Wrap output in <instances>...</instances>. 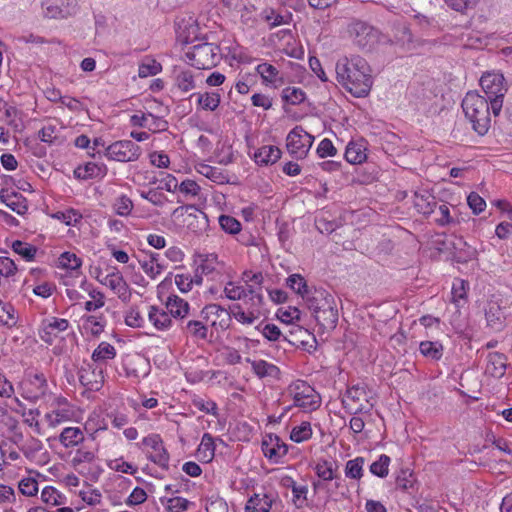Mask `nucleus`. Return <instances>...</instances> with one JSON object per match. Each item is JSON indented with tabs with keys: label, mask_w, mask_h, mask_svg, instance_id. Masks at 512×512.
I'll list each match as a JSON object with an SVG mask.
<instances>
[{
	"label": "nucleus",
	"mask_w": 512,
	"mask_h": 512,
	"mask_svg": "<svg viewBox=\"0 0 512 512\" xmlns=\"http://www.w3.org/2000/svg\"><path fill=\"white\" fill-rule=\"evenodd\" d=\"M312 436V428L309 422H302L299 426H295L290 434V439L296 443H301L310 439Z\"/></svg>",
	"instance_id": "43"
},
{
	"label": "nucleus",
	"mask_w": 512,
	"mask_h": 512,
	"mask_svg": "<svg viewBox=\"0 0 512 512\" xmlns=\"http://www.w3.org/2000/svg\"><path fill=\"white\" fill-rule=\"evenodd\" d=\"M313 136L296 126L287 135V150L295 158H304L313 144Z\"/></svg>",
	"instance_id": "7"
},
{
	"label": "nucleus",
	"mask_w": 512,
	"mask_h": 512,
	"mask_svg": "<svg viewBox=\"0 0 512 512\" xmlns=\"http://www.w3.org/2000/svg\"><path fill=\"white\" fill-rule=\"evenodd\" d=\"M307 307L313 311L314 315L324 308H329L335 303V299L331 293L324 288L313 287L305 299Z\"/></svg>",
	"instance_id": "13"
},
{
	"label": "nucleus",
	"mask_w": 512,
	"mask_h": 512,
	"mask_svg": "<svg viewBox=\"0 0 512 512\" xmlns=\"http://www.w3.org/2000/svg\"><path fill=\"white\" fill-rule=\"evenodd\" d=\"M288 393L293 398L294 406L305 411H314L320 407L319 394L307 382L297 380L289 385Z\"/></svg>",
	"instance_id": "5"
},
{
	"label": "nucleus",
	"mask_w": 512,
	"mask_h": 512,
	"mask_svg": "<svg viewBox=\"0 0 512 512\" xmlns=\"http://www.w3.org/2000/svg\"><path fill=\"white\" fill-rule=\"evenodd\" d=\"M148 319L157 330H166L172 325L170 315L157 306H149Z\"/></svg>",
	"instance_id": "23"
},
{
	"label": "nucleus",
	"mask_w": 512,
	"mask_h": 512,
	"mask_svg": "<svg viewBox=\"0 0 512 512\" xmlns=\"http://www.w3.org/2000/svg\"><path fill=\"white\" fill-rule=\"evenodd\" d=\"M126 325L133 328H141L145 324V320L142 317L140 311L136 307H131L125 316Z\"/></svg>",
	"instance_id": "57"
},
{
	"label": "nucleus",
	"mask_w": 512,
	"mask_h": 512,
	"mask_svg": "<svg viewBox=\"0 0 512 512\" xmlns=\"http://www.w3.org/2000/svg\"><path fill=\"white\" fill-rule=\"evenodd\" d=\"M315 471L318 477L324 481H331L335 478L332 466L327 461L317 463Z\"/></svg>",
	"instance_id": "63"
},
{
	"label": "nucleus",
	"mask_w": 512,
	"mask_h": 512,
	"mask_svg": "<svg viewBox=\"0 0 512 512\" xmlns=\"http://www.w3.org/2000/svg\"><path fill=\"white\" fill-rule=\"evenodd\" d=\"M415 206L419 212L428 215L434 212V209L437 206V202L431 195H428L426 198L424 196H416Z\"/></svg>",
	"instance_id": "46"
},
{
	"label": "nucleus",
	"mask_w": 512,
	"mask_h": 512,
	"mask_svg": "<svg viewBox=\"0 0 512 512\" xmlns=\"http://www.w3.org/2000/svg\"><path fill=\"white\" fill-rule=\"evenodd\" d=\"M314 316L318 324L324 329H334L338 323V309L336 302L333 305H330L329 308L322 309Z\"/></svg>",
	"instance_id": "22"
},
{
	"label": "nucleus",
	"mask_w": 512,
	"mask_h": 512,
	"mask_svg": "<svg viewBox=\"0 0 512 512\" xmlns=\"http://www.w3.org/2000/svg\"><path fill=\"white\" fill-rule=\"evenodd\" d=\"M140 196L143 199H146L147 201L152 203L153 205L159 206V207H162L165 204V202L167 201L166 196L163 193L159 192L158 188L150 189L147 192L143 191L140 193Z\"/></svg>",
	"instance_id": "59"
},
{
	"label": "nucleus",
	"mask_w": 512,
	"mask_h": 512,
	"mask_svg": "<svg viewBox=\"0 0 512 512\" xmlns=\"http://www.w3.org/2000/svg\"><path fill=\"white\" fill-rule=\"evenodd\" d=\"M284 485L287 487H290L293 493V503L297 508H302L306 502L307 499V492L308 488L307 486H299L295 483V481L287 477L284 480Z\"/></svg>",
	"instance_id": "33"
},
{
	"label": "nucleus",
	"mask_w": 512,
	"mask_h": 512,
	"mask_svg": "<svg viewBox=\"0 0 512 512\" xmlns=\"http://www.w3.org/2000/svg\"><path fill=\"white\" fill-rule=\"evenodd\" d=\"M280 157V149L273 145L262 146L254 154L255 162L260 165L274 164Z\"/></svg>",
	"instance_id": "21"
},
{
	"label": "nucleus",
	"mask_w": 512,
	"mask_h": 512,
	"mask_svg": "<svg viewBox=\"0 0 512 512\" xmlns=\"http://www.w3.org/2000/svg\"><path fill=\"white\" fill-rule=\"evenodd\" d=\"M12 249L15 253L22 256L26 261H32L35 258L37 248L29 243L15 240L12 243Z\"/></svg>",
	"instance_id": "41"
},
{
	"label": "nucleus",
	"mask_w": 512,
	"mask_h": 512,
	"mask_svg": "<svg viewBox=\"0 0 512 512\" xmlns=\"http://www.w3.org/2000/svg\"><path fill=\"white\" fill-rule=\"evenodd\" d=\"M78 10L76 0H67V6L60 7L58 1H47L44 4V15L47 18H67Z\"/></svg>",
	"instance_id": "18"
},
{
	"label": "nucleus",
	"mask_w": 512,
	"mask_h": 512,
	"mask_svg": "<svg viewBox=\"0 0 512 512\" xmlns=\"http://www.w3.org/2000/svg\"><path fill=\"white\" fill-rule=\"evenodd\" d=\"M246 299V304L249 305L248 310L260 313L259 309L263 305V295L249 285L248 297Z\"/></svg>",
	"instance_id": "54"
},
{
	"label": "nucleus",
	"mask_w": 512,
	"mask_h": 512,
	"mask_svg": "<svg viewBox=\"0 0 512 512\" xmlns=\"http://www.w3.org/2000/svg\"><path fill=\"white\" fill-rule=\"evenodd\" d=\"M390 457L382 454L379 459L370 465V472L380 478H384L388 475Z\"/></svg>",
	"instance_id": "44"
},
{
	"label": "nucleus",
	"mask_w": 512,
	"mask_h": 512,
	"mask_svg": "<svg viewBox=\"0 0 512 512\" xmlns=\"http://www.w3.org/2000/svg\"><path fill=\"white\" fill-rule=\"evenodd\" d=\"M218 220L221 228L229 234H237L241 231V223L232 216L221 215Z\"/></svg>",
	"instance_id": "47"
},
{
	"label": "nucleus",
	"mask_w": 512,
	"mask_h": 512,
	"mask_svg": "<svg viewBox=\"0 0 512 512\" xmlns=\"http://www.w3.org/2000/svg\"><path fill=\"white\" fill-rule=\"evenodd\" d=\"M141 154V147L132 140L116 141L107 146L104 152L109 160L118 162H135Z\"/></svg>",
	"instance_id": "6"
},
{
	"label": "nucleus",
	"mask_w": 512,
	"mask_h": 512,
	"mask_svg": "<svg viewBox=\"0 0 512 512\" xmlns=\"http://www.w3.org/2000/svg\"><path fill=\"white\" fill-rule=\"evenodd\" d=\"M106 168L103 165H98L96 163L88 162L83 167H78L74 171V175L79 179H90L96 178L99 176H103L105 174Z\"/></svg>",
	"instance_id": "27"
},
{
	"label": "nucleus",
	"mask_w": 512,
	"mask_h": 512,
	"mask_svg": "<svg viewBox=\"0 0 512 512\" xmlns=\"http://www.w3.org/2000/svg\"><path fill=\"white\" fill-rule=\"evenodd\" d=\"M188 63L197 69H212L222 59L220 47L215 43L203 42L193 45L186 53Z\"/></svg>",
	"instance_id": "4"
},
{
	"label": "nucleus",
	"mask_w": 512,
	"mask_h": 512,
	"mask_svg": "<svg viewBox=\"0 0 512 512\" xmlns=\"http://www.w3.org/2000/svg\"><path fill=\"white\" fill-rule=\"evenodd\" d=\"M263 17H264L265 21L269 23L270 27L274 28V27H277V26H280L283 24H287L291 18V15L284 16V15L276 13L275 10L270 9V10L264 11Z\"/></svg>",
	"instance_id": "52"
},
{
	"label": "nucleus",
	"mask_w": 512,
	"mask_h": 512,
	"mask_svg": "<svg viewBox=\"0 0 512 512\" xmlns=\"http://www.w3.org/2000/svg\"><path fill=\"white\" fill-rule=\"evenodd\" d=\"M59 440L65 447H71L81 443L84 436L80 428L67 427L61 432Z\"/></svg>",
	"instance_id": "29"
},
{
	"label": "nucleus",
	"mask_w": 512,
	"mask_h": 512,
	"mask_svg": "<svg viewBox=\"0 0 512 512\" xmlns=\"http://www.w3.org/2000/svg\"><path fill=\"white\" fill-rule=\"evenodd\" d=\"M233 317L242 324H253L258 318L260 313L248 310L245 312L241 305L235 304L231 307Z\"/></svg>",
	"instance_id": "37"
},
{
	"label": "nucleus",
	"mask_w": 512,
	"mask_h": 512,
	"mask_svg": "<svg viewBox=\"0 0 512 512\" xmlns=\"http://www.w3.org/2000/svg\"><path fill=\"white\" fill-rule=\"evenodd\" d=\"M38 137L42 142L52 144L57 139V128L54 125L44 126L38 133Z\"/></svg>",
	"instance_id": "62"
},
{
	"label": "nucleus",
	"mask_w": 512,
	"mask_h": 512,
	"mask_svg": "<svg viewBox=\"0 0 512 512\" xmlns=\"http://www.w3.org/2000/svg\"><path fill=\"white\" fill-rule=\"evenodd\" d=\"M507 302L500 295H492L485 308L487 325L494 330H501L507 317Z\"/></svg>",
	"instance_id": "8"
},
{
	"label": "nucleus",
	"mask_w": 512,
	"mask_h": 512,
	"mask_svg": "<svg viewBox=\"0 0 512 512\" xmlns=\"http://www.w3.org/2000/svg\"><path fill=\"white\" fill-rule=\"evenodd\" d=\"M256 71L260 74L264 82L273 83L276 80V76L278 75V70L275 66L262 63L256 67Z\"/></svg>",
	"instance_id": "53"
},
{
	"label": "nucleus",
	"mask_w": 512,
	"mask_h": 512,
	"mask_svg": "<svg viewBox=\"0 0 512 512\" xmlns=\"http://www.w3.org/2000/svg\"><path fill=\"white\" fill-rule=\"evenodd\" d=\"M225 296L233 301L246 299L248 297V289L234 282H228L224 287Z\"/></svg>",
	"instance_id": "40"
},
{
	"label": "nucleus",
	"mask_w": 512,
	"mask_h": 512,
	"mask_svg": "<svg viewBox=\"0 0 512 512\" xmlns=\"http://www.w3.org/2000/svg\"><path fill=\"white\" fill-rule=\"evenodd\" d=\"M277 498L273 493H254L245 505V512H269Z\"/></svg>",
	"instance_id": "17"
},
{
	"label": "nucleus",
	"mask_w": 512,
	"mask_h": 512,
	"mask_svg": "<svg viewBox=\"0 0 512 512\" xmlns=\"http://www.w3.org/2000/svg\"><path fill=\"white\" fill-rule=\"evenodd\" d=\"M338 82L355 97H365L372 87L371 70L360 56L339 59L335 67Z\"/></svg>",
	"instance_id": "1"
},
{
	"label": "nucleus",
	"mask_w": 512,
	"mask_h": 512,
	"mask_svg": "<svg viewBox=\"0 0 512 512\" xmlns=\"http://www.w3.org/2000/svg\"><path fill=\"white\" fill-rule=\"evenodd\" d=\"M101 273L97 275V280L109 287L113 292H115L118 297L122 300H127L129 298L128 295V284L125 281L123 275L118 271L114 270L113 272L106 274L105 276L101 277Z\"/></svg>",
	"instance_id": "14"
},
{
	"label": "nucleus",
	"mask_w": 512,
	"mask_h": 512,
	"mask_svg": "<svg viewBox=\"0 0 512 512\" xmlns=\"http://www.w3.org/2000/svg\"><path fill=\"white\" fill-rule=\"evenodd\" d=\"M181 329L196 339L205 340L208 336V328L200 320H188L186 322L183 320L181 321Z\"/></svg>",
	"instance_id": "26"
},
{
	"label": "nucleus",
	"mask_w": 512,
	"mask_h": 512,
	"mask_svg": "<svg viewBox=\"0 0 512 512\" xmlns=\"http://www.w3.org/2000/svg\"><path fill=\"white\" fill-rule=\"evenodd\" d=\"M197 95L198 104L204 110L214 111L220 104V95L218 93L192 94L191 97Z\"/></svg>",
	"instance_id": "39"
},
{
	"label": "nucleus",
	"mask_w": 512,
	"mask_h": 512,
	"mask_svg": "<svg viewBox=\"0 0 512 512\" xmlns=\"http://www.w3.org/2000/svg\"><path fill=\"white\" fill-rule=\"evenodd\" d=\"M53 217L70 226L76 225L81 220L82 215L74 209H69L66 211H58Z\"/></svg>",
	"instance_id": "50"
},
{
	"label": "nucleus",
	"mask_w": 512,
	"mask_h": 512,
	"mask_svg": "<svg viewBox=\"0 0 512 512\" xmlns=\"http://www.w3.org/2000/svg\"><path fill=\"white\" fill-rule=\"evenodd\" d=\"M174 85L183 93L196 88L194 75L190 70L180 71L175 75Z\"/></svg>",
	"instance_id": "32"
},
{
	"label": "nucleus",
	"mask_w": 512,
	"mask_h": 512,
	"mask_svg": "<svg viewBox=\"0 0 512 512\" xmlns=\"http://www.w3.org/2000/svg\"><path fill=\"white\" fill-rule=\"evenodd\" d=\"M365 460L363 457H356L349 460L345 466V475L348 478L359 480L363 476V466Z\"/></svg>",
	"instance_id": "38"
},
{
	"label": "nucleus",
	"mask_w": 512,
	"mask_h": 512,
	"mask_svg": "<svg viewBox=\"0 0 512 512\" xmlns=\"http://www.w3.org/2000/svg\"><path fill=\"white\" fill-rule=\"evenodd\" d=\"M203 320L210 322L216 330H226L230 326L231 313L219 304H208L200 312Z\"/></svg>",
	"instance_id": "10"
},
{
	"label": "nucleus",
	"mask_w": 512,
	"mask_h": 512,
	"mask_svg": "<svg viewBox=\"0 0 512 512\" xmlns=\"http://www.w3.org/2000/svg\"><path fill=\"white\" fill-rule=\"evenodd\" d=\"M162 67L160 63L155 60H149L148 62L142 63L138 69V75L140 78H146L149 76H155L161 71Z\"/></svg>",
	"instance_id": "56"
},
{
	"label": "nucleus",
	"mask_w": 512,
	"mask_h": 512,
	"mask_svg": "<svg viewBox=\"0 0 512 512\" xmlns=\"http://www.w3.org/2000/svg\"><path fill=\"white\" fill-rule=\"evenodd\" d=\"M462 109L473 130L479 135H485L491 123V105L488 99L475 91H469L462 100Z\"/></svg>",
	"instance_id": "2"
},
{
	"label": "nucleus",
	"mask_w": 512,
	"mask_h": 512,
	"mask_svg": "<svg viewBox=\"0 0 512 512\" xmlns=\"http://www.w3.org/2000/svg\"><path fill=\"white\" fill-rule=\"evenodd\" d=\"M59 264L65 269L77 270L81 267L82 261L76 256V254L64 252L59 257Z\"/></svg>",
	"instance_id": "49"
},
{
	"label": "nucleus",
	"mask_w": 512,
	"mask_h": 512,
	"mask_svg": "<svg viewBox=\"0 0 512 512\" xmlns=\"http://www.w3.org/2000/svg\"><path fill=\"white\" fill-rule=\"evenodd\" d=\"M480 86L491 105L494 116H498L503 107V99L507 93V86L503 74L486 72L480 78Z\"/></svg>",
	"instance_id": "3"
},
{
	"label": "nucleus",
	"mask_w": 512,
	"mask_h": 512,
	"mask_svg": "<svg viewBox=\"0 0 512 512\" xmlns=\"http://www.w3.org/2000/svg\"><path fill=\"white\" fill-rule=\"evenodd\" d=\"M166 308L169 315L174 318L184 319L189 315L190 306L187 301L177 295L169 296L166 301Z\"/></svg>",
	"instance_id": "20"
},
{
	"label": "nucleus",
	"mask_w": 512,
	"mask_h": 512,
	"mask_svg": "<svg viewBox=\"0 0 512 512\" xmlns=\"http://www.w3.org/2000/svg\"><path fill=\"white\" fill-rule=\"evenodd\" d=\"M202 451L205 453L204 458H206L207 461L213 459L215 444L213 437L209 433H205L201 439L198 452L201 453Z\"/></svg>",
	"instance_id": "51"
},
{
	"label": "nucleus",
	"mask_w": 512,
	"mask_h": 512,
	"mask_svg": "<svg viewBox=\"0 0 512 512\" xmlns=\"http://www.w3.org/2000/svg\"><path fill=\"white\" fill-rule=\"evenodd\" d=\"M160 501L165 505L168 512H184L188 510L191 504L190 501L179 496L172 498L162 497L160 498Z\"/></svg>",
	"instance_id": "36"
},
{
	"label": "nucleus",
	"mask_w": 512,
	"mask_h": 512,
	"mask_svg": "<svg viewBox=\"0 0 512 512\" xmlns=\"http://www.w3.org/2000/svg\"><path fill=\"white\" fill-rule=\"evenodd\" d=\"M345 159L350 164H361L366 158V147L361 142L351 141L345 150Z\"/></svg>",
	"instance_id": "24"
},
{
	"label": "nucleus",
	"mask_w": 512,
	"mask_h": 512,
	"mask_svg": "<svg viewBox=\"0 0 512 512\" xmlns=\"http://www.w3.org/2000/svg\"><path fill=\"white\" fill-rule=\"evenodd\" d=\"M262 451L267 458L277 463L288 453V445L277 435H269L262 441Z\"/></svg>",
	"instance_id": "16"
},
{
	"label": "nucleus",
	"mask_w": 512,
	"mask_h": 512,
	"mask_svg": "<svg viewBox=\"0 0 512 512\" xmlns=\"http://www.w3.org/2000/svg\"><path fill=\"white\" fill-rule=\"evenodd\" d=\"M41 499L44 503L59 506L63 503L62 495L52 486H46L41 492Z\"/></svg>",
	"instance_id": "48"
},
{
	"label": "nucleus",
	"mask_w": 512,
	"mask_h": 512,
	"mask_svg": "<svg viewBox=\"0 0 512 512\" xmlns=\"http://www.w3.org/2000/svg\"><path fill=\"white\" fill-rule=\"evenodd\" d=\"M287 286L291 288L295 293L300 295L304 300L306 296L313 290L307 285L306 280L300 274H292L287 278Z\"/></svg>",
	"instance_id": "31"
},
{
	"label": "nucleus",
	"mask_w": 512,
	"mask_h": 512,
	"mask_svg": "<svg viewBox=\"0 0 512 512\" xmlns=\"http://www.w3.org/2000/svg\"><path fill=\"white\" fill-rule=\"evenodd\" d=\"M317 154L320 158L335 156L337 154V149L334 147L330 139L325 138L319 143L317 147Z\"/></svg>",
	"instance_id": "61"
},
{
	"label": "nucleus",
	"mask_w": 512,
	"mask_h": 512,
	"mask_svg": "<svg viewBox=\"0 0 512 512\" xmlns=\"http://www.w3.org/2000/svg\"><path fill=\"white\" fill-rule=\"evenodd\" d=\"M281 98L288 104L299 105L305 101L306 94L301 88L289 86L282 90Z\"/></svg>",
	"instance_id": "35"
},
{
	"label": "nucleus",
	"mask_w": 512,
	"mask_h": 512,
	"mask_svg": "<svg viewBox=\"0 0 512 512\" xmlns=\"http://www.w3.org/2000/svg\"><path fill=\"white\" fill-rule=\"evenodd\" d=\"M348 31L353 42L361 49H371L377 42V30L365 22L355 21L351 23Z\"/></svg>",
	"instance_id": "9"
},
{
	"label": "nucleus",
	"mask_w": 512,
	"mask_h": 512,
	"mask_svg": "<svg viewBox=\"0 0 512 512\" xmlns=\"http://www.w3.org/2000/svg\"><path fill=\"white\" fill-rule=\"evenodd\" d=\"M506 360V356L502 353H489L486 372L494 378H501L506 371Z\"/></svg>",
	"instance_id": "19"
},
{
	"label": "nucleus",
	"mask_w": 512,
	"mask_h": 512,
	"mask_svg": "<svg viewBox=\"0 0 512 512\" xmlns=\"http://www.w3.org/2000/svg\"><path fill=\"white\" fill-rule=\"evenodd\" d=\"M80 383L90 391H98L103 384V371L93 364L82 366L78 372Z\"/></svg>",
	"instance_id": "12"
},
{
	"label": "nucleus",
	"mask_w": 512,
	"mask_h": 512,
	"mask_svg": "<svg viewBox=\"0 0 512 512\" xmlns=\"http://www.w3.org/2000/svg\"><path fill=\"white\" fill-rule=\"evenodd\" d=\"M18 488L25 496H34L38 492V482L34 478H24L19 482Z\"/></svg>",
	"instance_id": "60"
},
{
	"label": "nucleus",
	"mask_w": 512,
	"mask_h": 512,
	"mask_svg": "<svg viewBox=\"0 0 512 512\" xmlns=\"http://www.w3.org/2000/svg\"><path fill=\"white\" fill-rule=\"evenodd\" d=\"M68 326V320L63 318L51 317L49 319H45L39 331V336L44 342L52 344L54 339L58 337L59 333L65 331Z\"/></svg>",
	"instance_id": "15"
},
{
	"label": "nucleus",
	"mask_w": 512,
	"mask_h": 512,
	"mask_svg": "<svg viewBox=\"0 0 512 512\" xmlns=\"http://www.w3.org/2000/svg\"><path fill=\"white\" fill-rule=\"evenodd\" d=\"M0 323L7 327H13L17 323L14 307L3 303L2 300H0Z\"/></svg>",
	"instance_id": "45"
},
{
	"label": "nucleus",
	"mask_w": 512,
	"mask_h": 512,
	"mask_svg": "<svg viewBox=\"0 0 512 512\" xmlns=\"http://www.w3.org/2000/svg\"><path fill=\"white\" fill-rule=\"evenodd\" d=\"M467 203L475 215L480 214L486 208L485 200L476 192H471L468 195Z\"/></svg>",
	"instance_id": "58"
},
{
	"label": "nucleus",
	"mask_w": 512,
	"mask_h": 512,
	"mask_svg": "<svg viewBox=\"0 0 512 512\" xmlns=\"http://www.w3.org/2000/svg\"><path fill=\"white\" fill-rule=\"evenodd\" d=\"M262 334L269 341H278L282 338L292 345H298L299 343L302 345L307 344V341L304 339H289L286 335H282L280 329L275 324H266L262 329Z\"/></svg>",
	"instance_id": "28"
},
{
	"label": "nucleus",
	"mask_w": 512,
	"mask_h": 512,
	"mask_svg": "<svg viewBox=\"0 0 512 512\" xmlns=\"http://www.w3.org/2000/svg\"><path fill=\"white\" fill-rule=\"evenodd\" d=\"M250 362V359H247ZM251 366L253 372L259 377L264 378L267 376L275 377L279 373V368L272 364L268 363L265 360H254L251 361Z\"/></svg>",
	"instance_id": "30"
},
{
	"label": "nucleus",
	"mask_w": 512,
	"mask_h": 512,
	"mask_svg": "<svg viewBox=\"0 0 512 512\" xmlns=\"http://www.w3.org/2000/svg\"><path fill=\"white\" fill-rule=\"evenodd\" d=\"M115 355L116 350L114 346L107 342H101L99 346L94 350L92 354V359L95 362L106 361L108 359H113Z\"/></svg>",
	"instance_id": "42"
},
{
	"label": "nucleus",
	"mask_w": 512,
	"mask_h": 512,
	"mask_svg": "<svg viewBox=\"0 0 512 512\" xmlns=\"http://www.w3.org/2000/svg\"><path fill=\"white\" fill-rule=\"evenodd\" d=\"M114 209L118 215L128 216L133 209V202L128 196L121 195L116 199Z\"/></svg>",
	"instance_id": "55"
},
{
	"label": "nucleus",
	"mask_w": 512,
	"mask_h": 512,
	"mask_svg": "<svg viewBox=\"0 0 512 512\" xmlns=\"http://www.w3.org/2000/svg\"><path fill=\"white\" fill-rule=\"evenodd\" d=\"M367 392L363 386L355 385L347 389L345 398L353 402H359L361 399H367Z\"/></svg>",
	"instance_id": "64"
},
{
	"label": "nucleus",
	"mask_w": 512,
	"mask_h": 512,
	"mask_svg": "<svg viewBox=\"0 0 512 512\" xmlns=\"http://www.w3.org/2000/svg\"><path fill=\"white\" fill-rule=\"evenodd\" d=\"M142 444L153 450L154 453L148 455V459L159 465L163 469H168L169 454L163 445L159 434H150L143 438Z\"/></svg>",
	"instance_id": "11"
},
{
	"label": "nucleus",
	"mask_w": 512,
	"mask_h": 512,
	"mask_svg": "<svg viewBox=\"0 0 512 512\" xmlns=\"http://www.w3.org/2000/svg\"><path fill=\"white\" fill-rule=\"evenodd\" d=\"M419 350L423 356L432 360H439L443 355V345L438 341H422Z\"/></svg>",
	"instance_id": "34"
},
{
	"label": "nucleus",
	"mask_w": 512,
	"mask_h": 512,
	"mask_svg": "<svg viewBox=\"0 0 512 512\" xmlns=\"http://www.w3.org/2000/svg\"><path fill=\"white\" fill-rule=\"evenodd\" d=\"M198 272L205 276L218 273V266L221 264L218 255L215 253L199 254Z\"/></svg>",
	"instance_id": "25"
}]
</instances>
